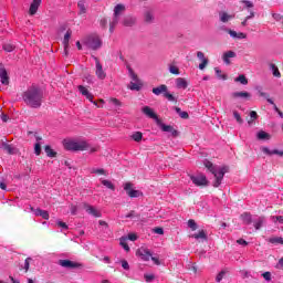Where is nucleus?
<instances>
[{
	"label": "nucleus",
	"instance_id": "nucleus-1",
	"mask_svg": "<svg viewBox=\"0 0 283 283\" xmlns=\"http://www.w3.org/2000/svg\"><path fill=\"white\" fill-rule=\"evenodd\" d=\"M22 101H24L25 105H28L29 107H33L34 109H36L41 107V103L43 101V93L41 92V88L32 85L23 92Z\"/></svg>",
	"mask_w": 283,
	"mask_h": 283
},
{
	"label": "nucleus",
	"instance_id": "nucleus-2",
	"mask_svg": "<svg viewBox=\"0 0 283 283\" xmlns=\"http://www.w3.org/2000/svg\"><path fill=\"white\" fill-rule=\"evenodd\" d=\"M63 146L67 151H90V154L98 151L97 146H91L85 139H64Z\"/></svg>",
	"mask_w": 283,
	"mask_h": 283
},
{
	"label": "nucleus",
	"instance_id": "nucleus-3",
	"mask_svg": "<svg viewBox=\"0 0 283 283\" xmlns=\"http://www.w3.org/2000/svg\"><path fill=\"white\" fill-rule=\"evenodd\" d=\"M203 165L206 169L209 170L210 174H212L216 178L213 182V187H219L222 185V179L224 178V174L229 171V167L222 166V167H216L209 160H205Z\"/></svg>",
	"mask_w": 283,
	"mask_h": 283
},
{
	"label": "nucleus",
	"instance_id": "nucleus-4",
	"mask_svg": "<svg viewBox=\"0 0 283 283\" xmlns=\"http://www.w3.org/2000/svg\"><path fill=\"white\" fill-rule=\"evenodd\" d=\"M82 45L88 48V50H101L103 46V40L98 34L86 35L82 39Z\"/></svg>",
	"mask_w": 283,
	"mask_h": 283
},
{
	"label": "nucleus",
	"instance_id": "nucleus-5",
	"mask_svg": "<svg viewBox=\"0 0 283 283\" xmlns=\"http://www.w3.org/2000/svg\"><path fill=\"white\" fill-rule=\"evenodd\" d=\"M123 14H125V4L119 3L115 6L114 15L109 23V32H114V29L118 25V21H120V17H123Z\"/></svg>",
	"mask_w": 283,
	"mask_h": 283
},
{
	"label": "nucleus",
	"instance_id": "nucleus-6",
	"mask_svg": "<svg viewBox=\"0 0 283 283\" xmlns=\"http://www.w3.org/2000/svg\"><path fill=\"white\" fill-rule=\"evenodd\" d=\"M153 94H155V96H160V94H163L167 101H170L171 103L176 102V97L169 93V88L165 84L154 87Z\"/></svg>",
	"mask_w": 283,
	"mask_h": 283
},
{
	"label": "nucleus",
	"instance_id": "nucleus-7",
	"mask_svg": "<svg viewBox=\"0 0 283 283\" xmlns=\"http://www.w3.org/2000/svg\"><path fill=\"white\" fill-rule=\"evenodd\" d=\"M128 75L132 78V82L129 84V90H133L135 92H140L143 88V82L138 78V75L134 72L132 67H128Z\"/></svg>",
	"mask_w": 283,
	"mask_h": 283
},
{
	"label": "nucleus",
	"instance_id": "nucleus-8",
	"mask_svg": "<svg viewBox=\"0 0 283 283\" xmlns=\"http://www.w3.org/2000/svg\"><path fill=\"white\" fill-rule=\"evenodd\" d=\"M124 189L129 198H140V196H143L140 190H134V185H132V182H126Z\"/></svg>",
	"mask_w": 283,
	"mask_h": 283
},
{
	"label": "nucleus",
	"instance_id": "nucleus-9",
	"mask_svg": "<svg viewBox=\"0 0 283 283\" xmlns=\"http://www.w3.org/2000/svg\"><path fill=\"white\" fill-rule=\"evenodd\" d=\"M190 180L196 185V187H207L209 185L205 175L191 176Z\"/></svg>",
	"mask_w": 283,
	"mask_h": 283
},
{
	"label": "nucleus",
	"instance_id": "nucleus-10",
	"mask_svg": "<svg viewBox=\"0 0 283 283\" xmlns=\"http://www.w3.org/2000/svg\"><path fill=\"white\" fill-rule=\"evenodd\" d=\"M77 88H78L80 94H82V96H85V98H87V101L93 103V105H95L96 107H102V106H98V103L94 102V95L91 94V92H90V90H87V87H85L83 85H78Z\"/></svg>",
	"mask_w": 283,
	"mask_h": 283
},
{
	"label": "nucleus",
	"instance_id": "nucleus-11",
	"mask_svg": "<svg viewBox=\"0 0 283 283\" xmlns=\"http://www.w3.org/2000/svg\"><path fill=\"white\" fill-rule=\"evenodd\" d=\"M136 255H138L143 262H149V260H151V251H149L147 248H139Z\"/></svg>",
	"mask_w": 283,
	"mask_h": 283
},
{
	"label": "nucleus",
	"instance_id": "nucleus-12",
	"mask_svg": "<svg viewBox=\"0 0 283 283\" xmlns=\"http://www.w3.org/2000/svg\"><path fill=\"white\" fill-rule=\"evenodd\" d=\"M142 112L145 116H147V118H151L156 123H160V119L158 118V115L156 114V112H154V108L149 106H144L142 108Z\"/></svg>",
	"mask_w": 283,
	"mask_h": 283
},
{
	"label": "nucleus",
	"instance_id": "nucleus-13",
	"mask_svg": "<svg viewBox=\"0 0 283 283\" xmlns=\"http://www.w3.org/2000/svg\"><path fill=\"white\" fill-rule=\"evenodd\" d=\"M95 67H96L95 74H96L97 78H99L101 81H104V78L107 76V74L105 73V71L103 70V65L96 57H95Z\"/></svg>",
	"mask_w": 283,
	"mask_h": 283
},
{
	"label": "nucleus",
	"instance_id": "nucleus-14",
	"mask_svg": "<svg viewBox=\"0 0 283 283\" xmlns=\"http://www.w3.org/2000/svg\"><path fill=\"white\" fill-rule=\"evenodd\" d=\"M84 209L86 213H88V216H93V218H101L102 216L101 211L96 209L94 206L85 203Z\"/></svg>",
	"mask_w": 283,
	"mask_h": 283
},
{
	"label": "nucleus",
	"instance_id": "nucleus-15",
	"mask_svg": "<svg viewBox=\"0 0 283 283\" xmlns=\"http://www.w3.org/2000/svg\"><path fill=\"white\" fill-rule=\"evenodd\" d=\"M30 211L34 213V216H40L43 220H50V213L46 210L42 209H33L32 206L29 207Z\"/></svg>",
	"mask_w": 283,
	"mask_h": 283
},
{
	"label": "nucleus",
	"instance_id": "nucleus-16",
	"mask_svg": "<svg viewBox=\"0 0 283 283\" xmlns=\"http://www.w3.org/2000/svg\"><path fill=\"white\" fill-rule=\"evenodd\" d=\"M175 85L177 90H187V87H189V82L185 77H177L175 80Z\"/></svg>",
	"mask_w": 283,
	"mask_h": 283
},
{
	"label": "nucleus",
	"instance_id": "nucleus-17",
	"mask_svg": "<svg viewBox=\"0 0 283 283\" xmlns=\"http://www.w3.org/2000/svg\"><path fill=\"white\" fill-rule=\"evenodd\" d=\"M197 57L201 63L199 64V70H205L207 65H209V59L205 57V53L202 51L197 52Z\"/></svg>",
	"mask_w": 283,
	"mask_h": 283
},
{
	"label": "nucleus",
	"instance_id": "nucleus-18",
	"mask_svg": "<svg viewBox=\"0 0 283 283\" xmlns=\"http://www.w3.org/2000/svg\"><path fill=\"white\" fill-rule=\"evenodd\" d=\"M237 54L233 51H227L222 54V61L226 65H231V59H235Z\"/></svg>",
	"mask_w": 283,
	"mask_h": 283
},
{
	"label": "nucleus",
	"instance_id": "nucleus-19",
	"mask_svg": "<svg viewBox=\"0 0 283 283\" xmlns=\"http://www.w3.org/2000/svg\"><path fill=\"white\" fill-rule=\"evenodd\" d=\"M60 266H63L64 269H77L78 263L70 260H60L59 261Z\"/></svg>",
	"mask_w": 283,
	"mask_h": 283
},
{
	"label": "nucleus",
	"instance_id": "nucleus-20",
	"mask_svg": "<svg viewBox=\"0 0 283 283\" xmlns=\"http://www.w3.org/2000/svg\"><path fill=\"white\" fill-rule=\"evenodd\" d=\"M232 19H235V14H229L224 11L219 12V20L221 23H229Z\"/></svg>",
	"mask_w": 283,
	"mask_h": 283
},
{
	"label": "nucleus",
	"instance_id": "nucleus-21",
	"mask_svg": "<svg viewBox=\"0 0 283 283\" xmlns=\"http://www.w3.org/2000/svg\"><path fill=\"white\" fill-rule=\"evenodd\" d=\"M40 6H41V0H33L29 9V14L31 17H34V14H36V12L39 11Z\"/></svg>",
	"mask_w": 283,
	"mask_h": 283
},
{
	"label": "nucleus",
	"instance_id": "nucleus-22",
	"mask_svg": "<svg viewBox=\"0 0 283 283\" xmlns=\"http://www.w3.org/2000/svg\"><path fill=\"white\" fill-rule=\"evenodd\" d=\"M261 150L266 156H283V150H277V149L271 150L269 147H262Z\"/></svg>",
	"mask_w": 283,
	"mask_h": 283
},
{
	"label": "nucleus",
	"instance_id": "nucleus-23",
	"mask_svg": "<svg viewBox=\"0 0 283 283\" xmlns=\"http://www.w3.org/2000/svg\"><path fill=\"white\" fill-rule=\"evenodd\" d=\"M72 38V31L69 30L66 31L65 35H64V40H63V45H64V54L65 56H67V50L70 48V39Z\"/></svg>",
	"mask_w": 283,
	"mask_h": 283
},
{
	"label": "nucleus",
	"instance_id": "nucleus-24",
	"mask_svg": "<svg viewBox=\"0 0 283 283\" xmlns=\"http://www.w3.org/2000/svg\"><path fill=\"white\" fill-rule=\"evenodd\" d=\"M227 32L228 34H230L231 39H239V40L247 39V34L243 32H237L231 29H228Z\"/></svg>",
	"mask_w": 283,
	"mask_h": 283
},
{
	"label": "nucleus",
	"instance_id": "nucleus-25",
	"mask_svg": "<svg viewBox=\"0 0 283 283\" xmlns=\"http://www.w3.org/2000/svg\"><path fill=\"white\" fill-rule=\"evenodd\" d=\"M232 98H251V93L249 92H234L231 94Z\"/></svg>",
	"mask_w": 283,
	"mask_h": 283
},
{
	"label": "nucleus",
	"instance_id": "nucleus-26",
	"mask_svg": "<svg viewBox=\"0 0 283 283\" xmlns=\"http://www.w3.org/2000/svg\"><path fill=\"white\" fill-rule=\"evenodd\" d=\"M90 174H92L93 176H107L108 175L107 170H105L103 168H91Z\"/></svg>",
	"mask_w": 283,
	"mask_h": 283
},
{
	"label": "nucleus",
	"instance_id": "nucleus-27",
	"mask_svg": "<svg viewBox=\"0 0 283 283\" xmlns=\"http://www.w3.org/2000/svg\"><path fill=\"white\" fill-rule=\"evenodd\" d=\"M269 67L273 74V76H275V78H282V73H280V69H277V65L270 63Z\"/></svg>",
	"mask_w": 283,
	"mask_h": 283
},
{
	"label": "nucleus",
	"instance_id": "nucleus-28",
	"mask_svg": "<svg viewBox=\"0 0 283 283\" xmlns=\"http://www.w3.org/2000/svg\"><path fill=\"white\" fill-rule=\"evenodd\" d=\"M264 222H265L264 217H258L256 219L253 220L254 229H256V231L262 229V224H264Z\"/></svg>",
	"mask_w": 283,
	"mask_h": 283
},
{
	"label": "nucleus",
	"instance_id": "nucleus-29",
	"mask_svg": "<svg viewBox=\"0 0 283 283\" xmlns=\"http://www.w3.org/2000/svg\"><path fill=\"white\" fill-rule=\"evenodd\" d=\"M0 81L2 85H8V83H10L6 69L0 70Z\"/></svg>",
	"mask_w": 283,
	"mask_h": 283
},
{
	"label": "nucleus",
	"instance_id": "nucleus-30",
	"mask_svg": "<svg viewBox=\"0 0 283 283\" xmlns=\"http://www.w3.org/2000/svg\"><path fill=\"white\" fill-rule=\"evenodd\" d=\"M258 140H271V135L264 130H260L256 134Z\"/></svg>",
	"mask_w": 283,
	"mask_h": 283
},
{
	"label": "nucleus",
	"instance_id": "nucleus-31",
	"mask_svg": "<svg viewBox=\"0 0 283 283\" xmlns=\"http://www.w3.org/2000/svg\"><path fill=\"white\" fill-rule=\"evenodd\" d=\"M77 7L80 10V14H86L87 13V6L85 4V0H80L77 2Z\"/></svg>",
	"mask_w": 283,
	"mask_h": 283
},
{
	"label": "nucleus",
	"instance_id": "nucleus-32",
	"mask_svg": "<svg viewBox=\"0 0 283 283\" xmlns=\"http://www.w3.org/2000/svg\"><path fill=\"white\" fill-rule=\"evenodd\" d=\"M44 151L49 158H56V151L51 146H45Z\"/></svg>",
	"mask_w": 283,
	"mask_h": 283
},
{
	"label": "nucleus",
	"instance_id": "nucleus-33",
	"mask_svg": "<svg viewBox=\"0 0 283 283\" xmlns=\"http://www.w3.org/2000/svg\"><path fill=\"white\" fill-rule=\"evenodd\" d=\"M134 23H136V19L132 17L124 18L123 25H125L126 28L134 25Z\"/></svg>",
	"mask_w": 283,
	"mask_h": 283
},
{
	"label": "nucleus",
	"instance_id": "nucleus-34",
	"mask_svg": "<svg viewBox=\"0 0 283 283\" xmlns=\"http://www.w3.org/2000/svg\"><path fill=\"white\" fill-rule=\"evenodd\" d=\"M192 238H195V240H207V233L205 230H200L198 233L192 234Z\"/></svg>",
	"mask_w": 283,
	"mask_h": 283
},
{
	"label": "nucleus",
	"instance_id": "nucleus-35",
	"mask_svg": "<svg viewBox=\"0 0 283 283\" xmlns=\"http://www.w3.org/2000/svg\"><path fill=\"white\" fill-rule=\"evenodd\" d=\"M101 182L104 187H106V189H111L112 191H114L116 189L114 187V184L107 179H102Z\"/></svg>",
	"mask_w": 283,
	"mask_h": 283
},
{
	"label": "nucleus",
	"instance_id": "nucleus-36",
	"mask_svg": "<svg viewBox=\"0 0 283 283\" xmlns=\"http://www.w3.org/2000/svg\"><path fill=\"white\" fill-rule=\"evenodd\" d=\"M119 244L125 251H129V245L127 244V237H122L119 239Z\"/></svg>",
	"mask_w": 283,
	"mask_h": 283
},
{
	"label": "nucleus",
	"instance_id": "nucleus-37",
	"mask_svg": "<svg viewBox=\"0 0 283 283\" xmlns=\"http://www.w3.org/2000/svg\"><path fill=\"white\" fill-rule=\"evenodd\" d=\"M237 83H241V85H248L249 80H247V76L244 75H239L235 80Z\"/></svg>",
	"mask_w": 283,
	"mask_h": 283
},
{
	"label": "nucleus",
	"instance_id": "nucleus-38",
	"mask_svg": "<svg viewBox=\"0 0 283 283\" xmlns=\"http://www.w3.org/2000/svg\"><path fill=\"white\" fill-rule=\"evenodd\" d=\"M270 220L274 222V224H283V216H272L270 217Z\"/></svg>",
	"mask_w": 283,
	"mask_h": 283
},
{
	"label": "nucleus",
	"instance_id": "nucleus-39",
	"mask_svg": "<svg viewBox=\"0 0 283 283\" xmlns=\"http://www.w3.org/2000/svg\"><path fill=\"white\" fill-rule=\"evenodd\" d=\"M132 138L135 143H140V140H143V133L136 132L132 135Z\"/></svg>",
	"mask_w": 283,
	"mask_h": 283
},
{
	"label": "nucleus",
	"instance_id": "nucleus-40",
	"mask_svg": "<svg viewBox=\"0 0 283 283\" xmlns=\"http://www.w3.org/2000/svg\"><path fill=\"white\" fill-rule=\"evenodd\" d=\"M170 74H175L176 76H178V74H180V70L178 69V66L170 64L168 67Z\"/></svg>",
	"mask_w": 283,
	"mask_h": 283
},
{
	"label": "nucleus",
	"instance_id": "nucleus-41",
	"mask_svg": "<svg viewBox=\"0 0 283 283\" xmlns=\"http://www.w3.org/2000/svg\"><path fill=\"white\" fill-rule=\"evenodd\" d=\"M232 114L239 125H242V123H244V119H242V116H240V113H238V111H233Z\"/></svg>",
	"mask_w": 283,
	"mask_h": 283
},
{
	"label": "nucleus",
	"instance_id": "nucleus-42",
	"mask_svg": "<svg viewBox=\"0 0 283 283\" xmlns=\"http://www.w3.org/2000/svg\"><path fill=\"white\" fill-rule=\"evenodd\" d=\"M214 71L219 80L227 81V74H222V71H220V69L216 67Z\"/></svg>",
	"mask_w": 283,
	"mask_h": 283
},
{
	"label": "nucleus",
	"instance_id": "nucleus-43",
	"mask_svg": "<svg viewBox=\"0 0 283 283\" xmlns=\"http://www.w3.org/2000/svg\"><path fill=\"white\" fill-rule=\"evenodd\" d=\"M180 118H189V113L181 111L179 107L175 108Z\"/></svg>",
	"mask_w": 283,
	"mask_h": 283
},
{
	"label": "nucleus",
	"instance_id": "nucleus-44",
	"mask_svg": "<svg viewBox=\"0 0 283 283\" xmlns=\"http://www.w3.org/2000/svg\"><path fill=\"white\" fill-rule=\"evenodd\" d=\"M2 146H3L4 151H7L8 154H14V148H12L10 146V144L4 143V144H2Z\"/></svg>",
	"mask_w": 283,
	"mask_h": 283
},
{
	"label": "nucleus",
	"instance_id": "nucleus-45",
	"mask_svg": "<svg viewBox=\"0 0 283 283\" xmlns=\"http://www.w3.org/2000/svg\"><path fill=\"white\" fill-rule=\"evenodd\" d=\"M109 103H111V105H114L115 107H120V105H122L120 101L115 97H111Z\"/></svg>",
	"mask_w": 283,
	"mask_h": 283
},
{
	"label": "nucleus",
	"instance_id": "nucleus-46",
	"mask_svg": "<svg viewBox=\"0 0 283 283\" xmlns=\"http://www.w3.org/2000/svg\"><path fill=\"white\" fill-rule=\"evenodd\" d=\"M145 21H147V23H151V21H154V13L147 11L145 13Z\"/></svg>",
	"mask_w": 283,
	"mask_h": 283
},
{
	"label": "nucleus",
	"instance_id": "nucleus-47",
	"mask_svg": "<svg viewBox=\"0 0 283 283\" xmlns=\"http://www.w3.org/2000/svg\"><path fill=\"white\" fill-rule=\"evenodd\" d=\"M188 227L189 229H192V231H196V229H198V224L193 219L188 220Z\"/></svg>",
	"mask_w": 283,
	"mask_h": 283
},
{
	"label": "nucleus",
	"instance_id": "nucleus-48",
	"mask_svg": "<svg viewBox=\"0 0 283 283\" xmlns=\"http://www.w3.org/2000/svg\"><path fill=\"white\" fill-rule=\"evenodd\" d=\"M30 262H32V258H27L24 261L23 269H24L25 273H28V271H30Z\"/></svg>",
	"mask_w": 283,
	"mask_h": 283
},
{
	"label": "nucleus",
	"instance_id": "nucleus-49",
	"mask_svg": "<svg viewBox=\"0 0 283 283\" xmlns=\"http://www.w3.org/2000/svg\"><path fill=\"white\" fill-rule=\"evenodd\" d=\"M3 51L4 52H14V45L10 44V43H7V44L3 45Z\"/></svg>",
	"mask_w": 283,
	"mask_h": 283
},
{
	"label": "nucleus",
	"instance_id": "nucleus-50",
	"mask_svg": "<svg viewBox=\"0 0 283 283\" xmlns=\"http://www.w3.org/2000/svg\"><path fill=\"white\" fill-rule=\"evenodd\" d=\"M243 222H245V224H251V214L249 213H244L241 216Z\"/></svg>",
	"mask_w": 283,
	"mask_h": 283
},
{
	"label": "nucleus",
	"instance_id": "nucleus-51",
	"mask_svg": "<svg viewBox=\"0 0 283 283\" xmlns=\"http://www.w3.org/2000/svg\"><path fill=\"white\" fill-rule=\"evenodd\" d=\"M34 154L41 156V143L39 142L34 145Z\"/></svg>",
	"mask_w": 283,
	"mask_h": 283
},
{
	"label": "nucleus",
	"instance_id": "nucleus-52",
	"mask_svg": "<svg viewBox=\"0 0 283 283\" xmlns=\"http://www.w3.org/2000/svg\"><path fill=\"white\" fill-rule=\"evenodd\" d=\"M224 275H227V271H221L217 277H216V282H222Z\"/></svg>",
	"mask_w": 283,
	"mask_h": 283
},
{
	"label": "nucleus",
	"instance_id": "nucleus-53",
	"mask_svg": "<svg viewBox=\"0 0 283 283\" xmlns=\"http://www.w3.org/2000/svg\"><path fill=\"white\" fill-rule=\"evenodd\" d=\"M126 238L127 240H130V242H136V240H138V235H136V233H130Z\"/></svg>",
	"mask_w": 283,
	"mask_h": 283
},
{
	"label": "nucleus",
	"instance_id": "nucleus-54",
	"mask_svg": "<svg viewBox=\"0 0 283 283\" xmlns=\"http://www.w3.org/2000/svg\"><path fill=\"white\" fill-rule=\"evenodd\" d=\"M262 277L265 280V282H271V272H264Z\"/></svg>",
	"mask_w": 283,
	"mask_h": 283
},
{
	"label": "nucleus",
	"instance_id": "nucleus-55",
	"mask_svg": "<svg viewBox=\"0 0 283 283\" xmlns=\"http://www.w3.org/2000/svg\"><path fill=\"white\" fill-rule=\"evenodd\" d=\"M163 132H174V127L169 125H161Z\"/></svg>",
	"mask_w": 283,
	"mask_h": 283
},
{
	"label": "nucleus",
	"instance_id": "nucleus-56",
	"mask_svg": "<svg viewBox=\"0 0 283 283\" xmlns=\"http://www.w3.org/2000/svg\"><path fill=\"white\" fill-rule=\"evenodd\" d=\"M122 268H123L125 271H129V263H128L126 260H123V261H122Z\"/></svg>",
	"mask_w": 283,
	"mask_h": 283
},
{
	"label": "nucleus",
	"instance_id": "nucleus-57",
	"mask_svg": "<svg viewBox=\"0 0 283 283\" xmlns=\"http://www.w3.org/2000/svg\"><path fill=\"white\" fill-rule=\"evenodd\" d=\"M241 3H244L245 8H253V2L249 0H242Z\"/></svg>",
	"mask_w": 283,
	"mask_h": 283
},
{
	"label": "nucleus",
	"instance_id": "nucleus-58",
	"mask_svg": "<svg viewBox=\"0 0 283 283\" xmlns=\"http://www.w3.org/2000/svg\"><path fill=\"white\" fill-rule=\"evenodd\" d=\"M154 232L157 233L158 235H163L165 233V230H163V228H155Z\"/></svg>",
	"mask_w": 283,
	"mask_h": 283
},
{
	"label": "nucleus",
	"instance_id": "nucleus-59",
	"mask_svg": "<svg viewBox=\"0 0 283 283\" xmlns=\"http://www.w3.org/2000/svg\"><path fill=\"white\" fill-rule=\"evenodd\" d=\"M145 280H146V282H151L153 280H154V274H145Z\"/></svg>",
	"mask_w": 283,
	"mask_h": 283
},
{
	"label": "nucleus",
	"instance_id": "nucleus-60",
	"mask_svg": "<svg viewBox=\"0 0 283 283\" xmlns=\"http://www.w3.org/2000/svg\"><path fill=\"white\" fill-rule=\"evenodd\" d=\"M250 118H252L253 120H256L258 113L255 111L250 112Z\"/></svg>",
	"mask_w": 283,
	"mask_h": 283
},
{
	"label": "nucleus",
	"instance_id": "nucleus-61",
	"mask_svg": "<svg viewBox=\"0 0 283 283\" xmlns=\"http://www.w3.org/2000/svg\"><path fill=\"white\" fill-rule=\"evenodd\" d=\"M57 227H61L62 229H67V223L63 221H57Z\"/></svg>",
	"mask_w": 283,
	"mask_h": 283
},
{
	"label": "nucleus",
	"instance_id": "nucleus-62",
	"mask_svg": "<svg viewBox=\"0 0 283 283\" xmlns=\"http://www.w3.org/2000/svg\"><path fill=\"white\" fill-rule=\"evenodd\" d=\"M237 242H238L239 244H241L242 247H247V244H249V243L247 242V240H244V239H239V240H237Z\"/></svg>",
	"mask_w": 283,
	"mask_h": 283
},
{
	"label": "nucleus",
	"instance_id": "nucleus-63",
	"mask_svg": "<svg viewBox=\"0 0 283 283\" xmlns=\"http://www.w3.org/2000/svg\"><path fill=\"white\" fill-rule=\"evenodd\" d=\"M150 260H153V261H154V264H156L157 266H159V264H160V260H158V258H156V256H151V258H150Z\"/></svg>",
	"mask_w": 283,
	"mask_h": 283
},
{
	"label": "nucleus",
	"instance_id": "nucleus-64",
	"mask_svg": "<svg viewBox=\"0 0 283 283\" xmlns=\"http://www.w3.org/2000/svg\"><path fill=\"white\" fill-rule=\"evenodd\" d=\"M272 242H277L279 244H283L282 238L272 239Z\"/></svg>",
	"mask_w": 283,
	"mask_h": 283
}]
</instances>
